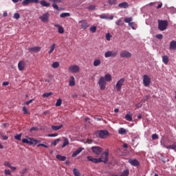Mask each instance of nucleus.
<instances>
[{
    "mask_svg": "<svg viewBox=\"0 0 176 176\" xmlns=\"http://www.w3.org/2000/svg\"><path fill=\"white\" fill-rule=\"evenodd\" d=\"M111 81L112 76L110 74H107L104 76L100 77L98 85L100 86V90H104L107 87V82Z\"/></svg>",
    "mask_w": 176,
    "mask_h": 176,
    "instance_id": "nucleus-1",
    "label": "nucleus"
},
{
    "mask_svg": "<svg viewBox=\"0 0 176 176\" xmlns=\"http://www.w3.org/2000/svg\"><path fill=\"white\" fill-rule=\"evenodd\" d=\"M158 23V30L160 31H166L167 27H168V21L167 20H160L157 21Z\"/></svg>",
    "mask_w": 176,
    "mask_h": 176,
    "instance_id": "nucleus-2",
    "label": "nucleus"
},
{
    "mask_svg": "<svg viewBox=\"0 0 176 176\" xmlns=\"http://www.w3.org/2000/svg\"><path fill=\"white\" fill-rule=\"evenodd\" d=\"M109 153V151L108 149H107L105 151L104 153H103L100 157L98 159V160H100V163H101V162H102L103 163H104V164H107V163H108V160H109V157L108 155Z\"/></svg>",
    "mask_w": 176,
    "mask_h": 176,
    "instance_id": "nucleus-3",
    "label": "nucleus"
},
{
    "mask_svg": "<svg viewBox=\"0 0 176 176\" xmlns=\"http://www.w3.org/2000/svg\"><path fill=\"white\" fill-rule=\"evenodd\" d=\"M23 144H28V145H36L39 140L28 138L27 139H22Z\"/></svg>",
    "mask_w": 176,
    "mask_h": 176,
    "instance_id": "nucleus-4",
    "label": "nucleus"
},
{
    "mask_svg": "<svg viewBox=\"0 0 176 176\" xmlns=\"http://www.w3.org/2000/svg\"><path fill=\"white\" fill-rule=\"evenodd\" d=\"M68 71L71 72V74H78V72L80 71V68L76 65H72L69 67Z\"/></svg>",
    "mask_w": 176,
    "mask_h": 176,
    "instance_id": "nucleus-5",
    "label": "nucleus"
},
{
    "mask_svg": "<svg viewBox=\"0 0 176 176\" xmlns=\"http://www.w3.org/2000/svg\"><path fill=\"white\" fill-rule=\"evenodd\" d=\"M125 80H126V79H124V78H122L116 82V89L117 91H122V86H123Z\"/></svg>",
    "mask_w": 176,
    "mask_h": 176,
    "instance_id": "nucleus-6",
    "label": "nucleus"
},
{
    "mask_svg": "<svg viewBox=\"0 0 176 176\" xmlns=\"http://www.w3.org/2000/svg\"><path fill=\"white\" fill-rule=\"evenodd\" d=\"M92 152L95 153V155H100L101 153H102V151L104 149L98 146H94L91 148Z\"/></svg>",
    "mask_w": 176,
    "mask_h": 176,
    "instance_id": "nucleus-7",
    "label": "nucleus"
},
{
    "mask_svg": "<svg viewBox=\"0 0 176 176\" xmlns=\"http://www.w3.org/2000/svg\"><path fill=\"white\" fill-rule=\"evenodd\" d=\"M120 56L122 58H130L132 55L129 51L124 50L120 52Z\"/></svg>",
    "mask_w": 176,
    "mask_h": 176,
    "instance_id": "nucleus-8",
    "label": "nucleus"
},
{
    "mask_svg": "<svg viewBox=\"0 0 176 176\" xmlns=\"http://www.w3.org/2000/svg\"><path fill=\"white\" fill-rule=\"evenodd\" d=\"M143 85L146 87H148L151 85V77L146 74L143 76Z\"/></svg>",
    "mask_w": 176,
    "mask_h": 176,
    "instance_id": "nucleus-9",
    "label": "nucleus"
},
{
    "mask_svg": "<svg viewBox=\"0 0 176 176\" xmlns=\"http://www.w3.org/2000/svg\"><path fill=\"white\" fill-rule=\"evenodd\" d=\"M118 56V51H108L104 53V57L108 58V57H116Z\"/></svg>",
    "mask_w": 176,
    "mask_h": 176,
    "instance_id": "nucleus-10",
    "label": "nucleus"
},
{
    "mask_svg": "<svg viewBox=\"0 0 176 176\" xmlns=\"http://www.w3.org/2000/svg\"><path fill=\"white\" fill-rule=\"evenodd\" d=\"M49 17H50V14L49 12H46L41 16L39 19L43 21V23H47L49 22Z\"/></svg>",
    "mask_w": 176,
    "mask_h": 176,
    "instance_id": "nucleus-11",
    "label": "nucleus"
},
{
    "mask_svg": "<svg viewBox=\"0 0 176 176\" xmlns=\"http://www.w3.org/2000/svg\"><path fill=\"white\" fill-rule=\"evenodd\" d=\"M81 30H86L89 27V23L86 20H81L78 21Z\"/></svg>",
    "mask_w": 176,
    "mask_h": 176,
    "instance_id": "nucleus-12",
    "label": "nucleus"
},
{
    "mask_svg": "<svg viewBox=\"0 0 176 176\" xmlns=\"http://www.w3.org/2000/svg\"><path fill=\"white\" fill-rule=\"evenodd\" d=\"M98 133L100 138H105L107 135H109L108 131H98Z\"/></svg>",
    "mask_w": 176,
    "mask_h": 176,
    "instance_id": "nucleus-13",
    "label": "nucleus"
},
{
    "mask_svg": "<svg viewBox=\"0 0 176 176\" xmlns=\"http://www.w3.org/2000/svg\"><path fill=\"white\" fill-rule=\"evenodd\" d=\"M25 68V62L24 60H20L18 63V69L20 71H24Z\"/></svg>",
    "mask_w": 176,
    "mask_h": 176,
    "instance_id": "nucleus-14",
    "label": "nucleus"
},
{
    "mask_svg": "<svg viewBox=\"0 0 176 176\" xmlns=\"http://www.w3.org/2000/svg\"><path fill=\"white\" fill-rule=\"evenodd\" d=\"M129 163L131 164V166H134V167H137L140 166V162L138 160L133 159V160H129Z\"/></svg>",
    "mask_w": 176,
    "mask_h": 176,
    "instance_id": "nucleus-15",
    "label": "nucleus"
},
{
    "mask_svg": "<svg viewBox=\"0 0 176 176\" xmlns=\"http://www.w3.org/2000/svg\"><path fill=\"white\" fill-rule=\"evenodd\" d=\"M87 159L89 162H92V163H100V160L94 158L91 156H88Z\"/></svg>",
    "mask_w": 176,
    "mask_h": 176,
    "instance_id": "nucleus-16",
    "label": "nucleus"
},
{
    "mask_svg": "<svg viewBox=\"0 0 176 176\" xmlns=\"http://www.w3.org/2000/svg\"><path fill=\"white\" fill-rule=\"evenodd\" d=\"M82 151H83V148L80 147L78 149L73 153V154L72 155V157H76V156H78V155H79V153H80Z\"/></svg>",
    "mask_w": 176,
    "mask_h": 176,
    "instance_id": "nucleus-17",
    "label": "nucleus"
},
{
    "mask_svg": "<svg viewBox=\"0 0 176 176\" xmlns=\"http://www.w3.org/2000/svg\"><path fill=\"white\" fill-rule=\"evenodd\" d=\"M169 49H170V50H176V41H170Z\"/></svg>",
    "mask_w": 176,
    "mask_h": 176,
    "instance_id": "nucleus-18",
    "label": "nucleus"
},
{
    "mask_svg": "<svg viewBox=\"0 0 176 176\" xmlns=\"http://www.w3.org/2000/svg\"><path fill=\"white\" fill-rule=\"evenodd\" d=\"M41 51V47H34L29 48V52H32L33 53H38Z\"/></svg>",
    "mask_w": 176,
    "mask_h": 176,
    "instance_id": "nucleus-19",
    "label": "nucleus"
},
{
    "mask_svg": "<svg viewBox=\"0 0 176 176\" xmlns=\"http://www.w3.org/2000/svg\"><path fill=\"white\" fill-rule=\"evenodd\" d=\"M118 6L121 9H127V8H129V3H127V2H122V3H120L118 5Z\"/></svg>",
    "mask_w": 176,
    "mask_h": 176,
    "instance_id": "nucleus-20",
    "label": "nucleus"
},
{
    "mask_svg": "<svg viewBox=\"0 0 176 176\" xmlns=\"http://www.w3.org/2000/svg\"><path fill=\"white\" fill-rule=\"evenodd\" d=\"M56 157L60 162H65V160H67V157L62 156L61 155H56Z\"/></svg>",
    "mask_w": 176,
    "mask_h": 176,
    "instance_id": "nucleus-21",
    "label": "nucleus"
},
{
    "mask_svg": "<svg viewBox=\"0 0 176 176\" xmlns=\"http://www.w3.org/2000/svg\"><path fill=\"white\" fill-rule=\"evenodd\" d=\"M54 27L58 28V32L59 34H64V28H63L61 25H54Z\"/></svg>",
    "mask_w": 176,
    "mask_h": 176,
    "instance_id": "nucleus-22",
    "label": "nucleus"
},
{
    "mask_svg": "<svg viewBox=\"0 0 176 176\" xmlns=\"http://www.w3.org/2000/svg\"><path fill=\"white\" fill-rule=\"evenodd\" d=\"M168 61H170V60L168 59V56L167 55H164L162 56V62L164 63V64H165V65H167V64H168Z\"/></svg>",
    "mask_w": 176,
    "mask_h": 176,
    "instance_id": "nucleus-23",
    "label": "nucleus"
},
{
    "mask_svg": "<svg viewBox=\"0 0 176 176\" xmlns=\"http://www.w3.org/2000/svg\"><path fill=\"white\" fill-rule=\"evenodd\" d=\"M75 85V77L72 76L69 79V86L73 87Z\"/></svg>",
    "mask_w": 176,
    "mask_h": 176,
    "instance_id": "nucleus-24",
    "label": "nucleus"
},
{
    "mask_svg": "<svg viewBox=\"0 0 176 176\" xmlns=\"http://www.w3.org/2000/svg\"><path fill=\"white\" fill-rule=\"evenodd\" d=\"M125 119L128 120V122H133V115L130 113L126 114Z\"/></svg>",
    "mask_w": 176,
    "mask_h": 176,
    "instance_id": "nucleus-25",
    "label": "nucleus"
},
{
    "mask_svg": "<svg viewBox=\"0 0 176 176\" xmlns=\"http://www.w3.org/2000/svg\"><path fill=\"white\" fill-rule=\"evenodd\" d=\"M40 3L41 6H45V8H49V6H50V3H47L45 0L41 1Z\"/></svg>",
    "mask_w": 176,
    "mask_h": 176,
    "instance_id": "nucleus-26",
    "label": "nucleus"
},
{
    "mask_svg": "<svg viewBox=\"0 0 176 176\" xmlns=\"http://www.w3.org/2000/svg\"><path fill=\"white\" fill-rule=\"evenodd\" d=\"M69 16H71L69 12H63L60 14V17H61V19H65V17H69Z\"/></svg>",
    "mask_w": 176,
    "mask_h": 176,
    "instance_id": "nucleus-27",
    "label": "nucleus"
},
{
    "mask_svg": "<svg viewBox=\"0 0 176 176\" xmlns=\"http://www.w3.org/2000/svg\"><path fill=\"white\" fill-rule=\"evenodd\" d=\"M63 140H64V142H63V144L62 145V148H65L67 145H69V141L67 138H64Z\"/></svg>",
    "mask_w": 176,
    "mask_h": 176,
    "instance_id": "nucleus-28",
    "label": "nucleus"
},
{
    "mask_svg": "<svg viewBox=\"0 0 176 176\" xmlns=\"http://www.w3.org/2000/svg\"><path fill=\"white\" fill-rule=\"evenodd\" d=\"M129 174L130 171L129 170V169H125L122 171L120 176H129Z\"/></svg>",
    "mask_w": 176,
    "mask_h": 176,
    "instance_id": "nucleus-29",
    "label": "nucleus"
},
{
    "mask_svg": "<svg viewBox=\"0 0 176 176\" xmlns=\"http://www.w3.org/2000/svg\"><path fill=\"white\" fill-rule=\"evenodd\" d=\"M101 65V60L100 59H96L94 61V67H98L99 65Z\"/></svg>",
    "mask_w": 176,
    "mask_h": 176,
    "instance_id": "nucleus-30",
    "label": "nucleus"
},
{
    "mask_svg": "<svg viewBox=\"0 0 176 176\" xmlns=\"http://www.w3.org/2000/svg\"><path fill=\"white\" fill-rule=\"evenodd\" d=\"M54 49H56V43H53L52 46L50 47L48 54H52V52H54Z\"/></svg>",
    "mask_w": 176,
    "mask_h": 176,
    "instance_id": "nucleus-31",
    "label": "nucleus"
},
{
    "mask_svg": "<svg viewBox=\"0 0 176 176\" xmlns=\"http://www.w3.org/2000/svg\"><path fill=\"white\" fill-rule=\"evenodd\" d=\"M52 130H54L55 131H57V130H60V129H63V124H60L59 126H52Z\"/></svg>",
    "mask_w": 176,
    "mask_h": 176,
    "instance_id": "nucleus-32",
    "label": "nucleus"
},
{
    "mask_svg": "<svg viewBox=\"0 0 176 176\" xmlns=\"http://www.w3.org/2000/svg\"><path fill=\"white\" fill-rule=\"evenodd\" d=\"M50 96H53V92L45 93L43 94V98H49Z\"/></svg>",
    "mask_w": 176,
    "mask_h": 176,
    "instance_id": "nucleus-33",
    "label": "nucleus"
},
{
    "mask_svg": "<svg viewBox=\"0 0 176 176\" xmlns=\"http://www.w3.org/2000/svg\"><path fill=\"white\" fill-rule=\"evenodd\" d=\"M118 133H119V134L123 135V134H126V133H127V131H126V129H124V128H120L118 130Z\"/></svg>",
    "mask_w": 176,
    "mask_h": 176,
    "instance_id": "nucleus-34",
    "label": "nucleus"
},
{
    "mask_svg": "<svg viewBox=\"0 0 176 176\" xmlns=\"http://www.w3.org/2000/svg\"><path fill=\"white\" fill-rule=\"evenodd\" d=\"M30 3H30V0H23V1H22V5H23V6H28V5H30Z\"/></svg>",
    "mask_w": 176,
    "mask_h": 176,
    "instance_id": "nucleus-35",
    "label": "nucleus"
},
{
    "mask_svg": "<svg viewBox=\"0 0 176 176\" xmlns=\"http://www.w3.org/2000/svg\"><path fill=\"white\" fill-rule=\"evenodd\" d=\"M87 9L88 10H96V5H93V4L89 5V6L87 8Z\"/></svg>",
    "mask_w": 176,
    "mask_h": 176,
    "instance_id": "nucleus-36",
    "label": "nucleus"
},
{
    "mask_svg": "<svg viewBox=\"0 0 176 176\" xmlns=\"http://www.w3.org/2000/svg\"><path fill=\"white\" fill-rule=\"evenodd\" d=\"M124 23H128L129 24H130V23H131L133 21V18L132 17H129V18H125L124 19Z\"/></svg>",
    "mask_w": 176,
    "mask_h": 176,
    "instance_id": "nucleus-37",
    "label": "nucleus"
},
{
    "mask_svg": "<svg viewBox=\"0 0 176 176\" xmlns=\"http://www.w3.org/2000/svg\"><path fill=\"white\" fill-rule=\"evenodd\" d=\"M109 4L112 6L113 5H116L118 3V1L116 0H109Z\"/></svg>",
    "mask_w": 176,
    "mask_h": 176,
    "instance_id": "nucleus-38",
    "label": "nucleus"
},
{
    "mask_svg": "<svg viewBox=\"0 0 176 176\" xmlns=\"http://www.w3.org/2000/svg\"><path fill=\"white\" fill-rule=\"evenodd\" d=\"M73 173L75 176H80V173H79V170H78L76 168L73 170Z\"/></svg>",
    "mask_w": 176,
    "mask_h": 176,
    "instance_id": "nucleus-39",
    "label": "nucleus"
},
{
    "mask_svg": "<svg viewBox=\"0 0 176 176\" xmlns=\"http://www.w3.org/2000/svg\"><path fill=\"white\" fill-rule=\"evenodd\" d=\"M52 68H58L60 67V63L58 62H54L52 65Z\"/></svg>",
    "mask_w": 176,
    "mask_h": 176,
    "instance_id": "nucleus-40",
    "label": "nucleus"
},
{
    "mask_svg": "<svg viewBox=\"0 0 176 176\" xmlns=\"http://www.w3.org/2000/svg\"><path fill=\"white\" fill-rule=\"evenodd\" d=\"M61 104H63V100L59 98L56 101V107H61Z\"/></svg>",
    "mask_w": 176,
    "mask_h": 176,
    "instance_id": "nucleus-41",
    "label": "nucleus"
},
{
    "mask_svg": "<svg viewBox=\"0 0 176 176\" xmlns=\"http://www.w3.org/2000/svg\"><path fill=\"white\" fill-rule=\"evenodd\" d=\"M166 148H167V149H173L174 151H175L176 150V145L175 144L169 145Z\"/></svg>",
    "mask_w": 176,
    "mask_h": 176,
    "instance_id": "nucleus-42",
    "label": "nucleus"
},
{
    "mask_svg": "<svg viewBox=\"0 0 176 176\" xmlns=\"http://www.w3.org/2000/svg\"><path fill=\"white\" fill-rule=\"evenodd\" d=\"M14 139L17 140L18 141H21V133L15 135Z\"/></svg>",
    "mask_w": 176,
    "mask_h": 176,
    "instance_id": "nucleus-43",
    "label": "nucleus"
},
{
    "mask_svg": "<svg viewBox=\"0 0 176 176\" xmlns=\"http://www.w3.org/2000/svg\"><path fill=\"white\" fill-rule=\"evenodd\" d=\"M58 142H60V139H56V140L52 143V145H54V146H56V145H57V144H58Z\"/></svg>",
    "mask_w": 176,
    "mask_h": 176,
    "instance_id": "nucleus-44",
    "label": "nucleus"
},
{
    "mask_svg": "<svg viewBox=\"0 0 176 176\" xmlns=\"http://www.w3.org/2000/svg\"><path fill=\"white\" fill-rule=\"evenodd\" d=\"M90 31L93 33L96 32V31H97V27L96 26H92L90 28Z\"/></svg>",
    "mask_w": 176,
    "mask_h": 176,
    "instance_id": "nucleus-45",
    "label": "nucleus"
},
{
    "mask_svg": "<svg viewBox=\"0 0 176 176\" xmlns=\"http://www.w3.org/2000/svg\"><path fill=\"white\" fill-rule=\"evenodd\" d=\"M23 113H24L25 115H28V113H30L28 112V110L27 109V107H23Z\"/></svg>",
    "mask_w": 176,
    "mask_h": 176,
    "instance_id": "nucleus-46",
    "label": "nucleus"
},
{
    "mask_svg": "<svg viewBox=\"0 0 176 176\" xmlns=\"http://www.w3.org/2000/svg\"><path fill=\"white\" fill-rule=\"evenodd\" d=\"M129 27H131L132 30H135V26L134 22H131L129 23Z\"/></svg>",
    "mask_w": 176,
    "mask_h": 176,
    "instance_id": "nucleus-47",
    "label": "nucleus"
},
{
    "mask_svg": "<svg viewBox=\"0 0 176 176\" xmlns=\"http://www.w3.org/2000/svg\"><path fill=\"white\" fill-rule=\"evenodd\" d=\"M151 98V96L146 95L144 98L142 100L143 102H145V101H148Z\"/></svg>",
    "mask_w": 176,
    "mask_h": 176,
    "instance_id": "nucleus-48",
    "label": "nucleus"
},
{
    "mask_svg": "<svg viewBox=\"0 0 176 176\" xmlns=\"http://www.w3.org/2000/svg\"><path fill=\"white\" fill-rule=\"evenodd\" d=\"M52 8L56 9V10H58V9H59L58 6L57 5V3H53Z\"/></svg>",
    "mask_w": 176,
    "mask_h": 176,
    "instance_id": "nucleus-49",
    "label": "nucleus"
},
{
    "mask_svg": "<svg viewBox=\"0 0 176 176\" xmlns=\"http://www.w3.org/2000/svg\"><path fill=\"white\" fill-rule=\"evenodd\" d=\"M116 24L117 25H123V23H122V19H118L116 22Z\"/></svg>",
    "mask_w": 176,
    "mask_h": 176,
    "instance_id": "nucleus-50",
    "label": "nucleus"
},
{
    "mask_svg": "<svg viewBox=\"0 0 176 176\" xmlns=\"http://www.w3.org/2000/svg\"><path fill=\"white\" fill-rule=\"evenodd\" d=\"M14 19H16V20H19L20 19V14L19 13H15L14 14Z\"/></svg>",
    "mask_w": 176,
    "mask_h": 176,
    "instance_id": "nucleus-51",
    "label": "nucleus"
},
{
    "mask_svg": "<svg viewBox=\"0 0 176 176\" xmlns=\"http://www.w3.org/2000/svg\"><path fill=\"white\" fill-rule=\"evenodd\" d=\"M4 174H5L6 175H10L12 173H10V170L6 169V170H4Z\"/></svg>",
    "mask_w": 176,
    "mask_h": 176,
    "instance_id": "nucleus-52",
    "label": "nucleus"
},
{
    "mask_svg": "<svg viewBox=\"0 0 176 176\" xmlns=\"http://www.w3.org/2000/svg\"><path fill=\"white\" fill-rule=\"evenodd\" d=\"M112 36H111V34H109V33H108V34H106V39H107V41H111V37Z\"/></svg>",
    "mask_w": 176,
    "mask_h": 176,
    "instance_id": "nucleus-53",
    "label": "nucleus"
},
{
    "mask_svg": "<svg viewBox=\"0 0 176 176\" xmlns=\"http://www.w3.org/2000/svg\"><path fill=\"white\" fill-rule=\"evenodd\" d=\"M136 108H141L142 107V102L135 104Z\"/></svg>",
    "mask_w": 176,
    "mask_h": 176,
    "instance_id": "nucleus-54",
    "label": "nucleus"
},
{
    "mask_svg": "<svg viewBox=\"0 0 176 176\" xmlns=\"http://www.w3.org/2000/svg\"><path fill=\"white\" fill-rule=\"evenodd\" d=\"M155 37H156L157 39H163V34H157V35L155 36Z\"/></svg>",
    "mask_w": 176,
    "mask_h": 176,
    "instance_id": "nucleus-55",
    "label": "nucleus"
},
{
    "mask_svg": "<svg viewBox=\"0 0 176 176\" xmlns=\"http://www.w3.org/2000/svg\"><path fill=\"white\" fill-rule=\"evenodd\" d=\"M50 1L53 3H61V2H63V1L61 0H50Z\"/></svg>",
    "mask_w": 176,
    "mask_h": 176,
    "instance_id": "nucleus-56",
    "label": "nucleus"
},
{
    "mask_svg": "<svg viewBox=\"0 0 176 176\" xmlns=\"http://www.w3.org/2000/svg\"><path fill=\"white\" fill-rule=\"evenodd\" d=\"M4 166H6V167H9L10 168L12 166V165H10V163H9V162H5Z\"/></svg>",
    "mask_w": 176,
    "mask_h": 176,
    "instance_id": "nucleus-57",
    "label": "nucleus"
},
{
    "mask_svg": "<svg viewBox=\"0 0 176 176\" xmlns=\"http://www.w3.org/2000/svg\"><path fill=\"white\" fill-rule=\"evenodd\" d=\"M32 101H34V99H31L29 101H26L24 104L25 105H30V104L32 103Z\"/></svg>",
    "mask_w": 176,
    "mask_h": 176,
    "instance_id": "nucleus-58",
    "label": "nucleus"
},
{
    "mask_svg": "<svg viewBox=\"0 0 176 176\" xmlns=\"http://www.w3.org/2000/svg\"><path fill=\"white\" fill-rule=\"evenodd\" d=\"M157 138H159V136L157 135V134L152 135V140H157Z\"/></svg>",
    "mask_w": 176,
    "mask_h": 176,
    "instance_id": "nucleus-59",
    "label": "nucleus"
},
{
    "mask_svg": "<svg viewBox=\"0 0 176 176\" xmlns=\"http://www.w3.org/2000/svg\"><path fill=\"white\" fill-rule=\"evenodd\" d=\"M38 148H39V146H43L44 148H49V146L43 144H40L37 145Z\"/></svg>",
    "mask_w": 176,
    "mask_h": 176,
    "instance_id": "nucleus-60",
    "label": "nucleus"
},
{
    "mask_svg": "<svg viewBox=\"0 0 176 176\" xmlns=\"http://www.w3.org/2000/svg\"><path fill=\"white\" fill-rule=\"evenodd\" d=\"M30 3H39V0H30Z\"/></svg>",
    "mask_w": 176,
    "mask_h": 176,
    "instance_id": "nucleus-61",
    "label": "nucleus"
},
{
    "mask_svg": "<svg viewBox=\"0 0 176 176\" xmlns=\"http://www.w3.org/2000/svg\"><path fill=\"white\" fill-rule=\"evenodd\" d=\"M58 134L57 133H52V134H49L48 137H57Z\"/></svg>",
    "mask_w": 176,
    "mask_h": 176,
    "instance_id": "nucleus-62",
    "label": "nucleus"
},
{
    "mask_svg": "<svg viewBox=\"0 0 176 176\" xmlns=\"http://www.w3.org/2000/svg\"><path fill=\"white\" fill-rule=\"evenodd\" d=\"M86 142L87 144H93V140L90 139H87Z\"/></svg>",
    "mask_w": 176,
    "mask_h": 176,
    "instance_id": "nucleus-63",
    "label": "nucleus"
},
{
    "mask_svg": "<svg viewBox=\"0 0 176 176\" xmlns=\"http://www.w3.org/2000/svg\"><path fill=\"white\" fill-rule=\"evenodd\" d=\"M170 10L172 13H176V9L175 8H171Z\"/></svg>",
    "mask_w": 176,
    "mask_h": 176,
    "instance_id": "nucleus-64",
    "label": "nucleus"
}]
</instances>
